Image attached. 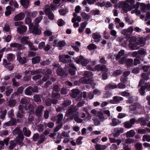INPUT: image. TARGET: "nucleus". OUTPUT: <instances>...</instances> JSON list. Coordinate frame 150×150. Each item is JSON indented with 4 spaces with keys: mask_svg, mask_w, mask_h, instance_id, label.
Segmentation results:
<instances>
[{
    "mask_svg": "<svg viewBox=\"0 0 150 150\" xmlns=\"http://www.w3.org/2000/svg\"><path fill=\"white\" fill-rule=\"evenodd\" d=\"M143 140L144 141L146 140L148 142H150V135H144L143 136Z\"/></svg>",
    "mask_w": 150,
    "mask_h": 150,
    "instance_id": "4d7b16f0",
    "label": "nucleus"
},
{
    "mask_svg": "<svg viewBox=\"0 0 150 150\" xmlns=\"http://www.w3.org/2000/svg\"><path fill=\"white\" fill-rule=\"evenodd\" d=\"M24 17L25 15L24 13H21L15 16L14 19L16 21L21 20L24 18Z\"/></svg>",
    "mask_w": 150,
    "mask_h": 150,
    "instance_id": "5701e85b",
    "label": "nucleus"
},
{
    "mask_svg": "<svg viewBox=\"0 0 150 150\" xmlns=\"http://www.w3.org/2000/svg\"><path fill=\"white\" fill-rule=\"evenodd\" d=\"M24 138L23 134L22 131H21L16 137V142L18 145L23 144H24L23 142Z\"/></svg>",
    "mask_w": 150,
    "mask_h": 150,
    "instance_id": "9d476101",
    "label": "nucleus"
},
{
    "mask_svg": "<svg viewBox=\"0 0 150 150\" xmlns=\"http://www.w3.org/2000/svg\"><path fill=\"white\" fill-rule=\"evenodd\" d=\"M52 99L50 98H47L45 101L46 105L47 106H50L52 104Z\"/></svg>",
    "mask_w": 150,
    "mask_h": 150,
    "instance_id": "5fc2aeb1",
    "label": "nucleus"
},
{
    "mask_svg": "<svg viewBox=\"0 0 150 150\" xmlns=\"http://www.w3.org/2000/svg\"><path fill=\"white\" fill-rule=\"evenodd\" d=\"M136 122V119L135 118L131 119L129 121H126L124 122V127L126 128H131L133 125Z\"/></svg>",
    "mask_w": 150,
    "mask_h": 150,
    "instance_id": "9b49d317",
    "label": "nucleus"
},
{
    "mask_svg": "<svg viewBox=\"0 0 150 150\" xmlns=\"http://www.w3.org/2000/svg\"><path fill=\"white\" fill-rule=\"evenodd\" d=\"M19 111L21 113H24L25 112V108L22 105H19L18 108Z\"/></svg>",
    "mask_w": 150,
    "mask_h": 150,
    "instance_id": "e2e57ef3",
    "label": "nucleus"
},
{
    "mask_svg": "<svg viewBox=\"0 0 150 150\" xmlns=\"http://www.w3.org/2000/svg\"><path fill=\"white\" fill-rule=\"evenodd\" d=\"M28 45L31 51H36L38 50V49L35 48V47L33 45V43L31 42L28 44Z\"/></svg>",
    "mask_w": 150,
    "mask_h": 150,
    "instance_id": "603ef678",
    "label": "nucleus"
},
{
    "mask_svg": "<svg viewBox=\"0 0 150 150\" xmlns=\"http://www.w3.org/2000/svg\"><path fill=\"white\" fill-rule=\"evenodd\" d=\"M42 69H39L35 71H27L26 70L25 71V76L23 78L24 81H27L30 80L31 79V76L32 75H34L36 74H40L42 73Z\"/></svg>",
    "mask_w": 150,
    "mask_h": 150,
    "instance_id": "f03ea898",
    "label": "nucleus"
},
{
    "mask_svg": "<svg viewBox=\"0 0 150 150\" xmlns=\"http://www.w3.org/2000/svg\"><path fill=\"white\" fill-rule=\"evenodd\" d=\"M66 45V43L63 40H62L58 42L57 47H62L65 46Z\"/></svg>",
    "mask_w": 150,
    "mask_h": 150,
    "instance_id": "a19ab883",
    "label": "nucleus"
},
{
    "mask_svg": "<svg viewBox=\"0 0 150 150\" xmlns=\"http://www.w3.org/2000/svg\"><path fill=\"white\" fill-rule=\"evenodd\" d=\"M29 38L28 36L23 37L21 40V43L24 45H28L30 42L28 41Z\"/></svg>",
    "mask_w": 150,
    "mask_h": 150,
    "instance_id": "393cba45",
    "label": "nucleus"
},
{
    "mask_svg": "<svg viewBox=\"0 0 150 150\" xmlns=\"http://www.w3.org/2000/svg\"><path fill=\"white\" fill-rule=\"evenodd\" d=\"M117 88V85L116 84H109L107 85L105 87V90L106 91L109 90L110 89H115Z\"/></svg>",
    "mask_w": 150,
    "mask_h": 150,
    "instance_id": "c85d7f7f",
    "label": "nucleus"
},
{
    "mask_svg": "<svg viewBox=\"0 0 150 150\" xmlns=\"http://www.w3.org/2000/svg\"><path fill=\"white\" fill-rule=\"evenodd\" d=\"M17 103L16 100L10 99L8 103V105L9 107H13L15 106Z\"/></svg>",
    "mask_w": 150,
    "mask_h": 150,
    "instance_id": "72a5a7b5",
    "label": "nucleus"
},
{
    "mask_svg": "<svg viewBox=\"0 0 150 150\" xmlns=\"http://www.w3.org/2000/svg\"><path fill=\"white\" fill-rule=\"evenodd\" d=\"M30 0H20V3L25 8H27L29 5Z\"/></svg>",
    "mask_w": 150,
    "mask_h": 150,
    "instance_id": "bb28decb",
    "label": "nucleus"
},
{
    "mask_svg": "<svg viewBox=\"0 0 150 150\" xmlns=\"http://www.w3.org/2000/svg\"><path fill=\"white\" fill-rule=\"evenodd\" d=\"M126 60L127 59L125 57H122L119 60L118 62L120 64H123L126 63Z\"/></svg>",
    "mask_w": 150,
    "mask_h": 150,
    "instance_id": "680f3d73",
    "label": "nucleus"
},
{
    "mask_svg": "<svg viewBox=\"0 0 150 150\" xmlns=\"http://www.w3.org/2000/svg\"><path fill=\"white\" fill-rule=\"evenodd\" d=\"M27 16L31 18H34L37 15L38 12L37 11H33L32 12L28 11L27 13Z\"/></svg>",
    "mask_w": 150,
    "mask_h": 150,
    "instance_id": "c756f323",
    "label": "nucleus"
},
{
    "mask_svg": "<svg viewBox=\"0 0 150 150\" xmlns=\"http://www.w3.org/2000/svg\"><path fill=\"white\" fill-rule=\"evenodd\" d=\"M138 120L141 126H144L146 125L147 123L144 117H140L139 118Z\"/></svg>",
    "mask_w": 150,
    "mask_h": 150,
    "instance_id": "c9c22d12",
    "label": "nucleus"
},
{
    "mask_svg": "<svg viewBox=\"0 0 150 150\" xmlns=\"http://www.w3.org/2000/svg\"><path fill=\"white\" fill-rule=\"evenodd\" d=\"M44 107L42 105L39 106L36 109L35 113L37 116H40L42 114V112Z\"/></svg>",
    "mask_w": 150,
    "mask_h": 150,
    "instance_id": "a211bd4d",
    "label": "nucleus"
},
{
    "mask_svg": "<svg viewBox=\"0 0 150 150\" xmlns=\"http://www.w3.org/2000/svg\"><path fill=\"white\" fill-rule=\"evenodd\" d=\"M10 46L11 47H16L19 50L21 49L22 47V46L21 44L16 43H12Z\"/></svg>",
    "mask_w": 150,
    "mask_h": 150,
    "instance_id": "b1692460",
    "label": "nucleus"
},
{
    "mask_svg": "<svg viewBox=\"0 0 150 150\" xmlns=\"http://www.w3.org/2000/svg\"><path fill=\"white\" fill-rule=\"evenodd\" d=\"M95 147L96 150H104L107 148V146L96 143Z\"/></svg>",
    "mask_w": 150,
    "mask_h": 150,
    "instance_id": "4be33fe9",
    "label": "nucleus"
},
{
    "mask_svg": "<svg viewBox=\"0 0 150 150\" xmlns=\"http://www.w3.org/2000/svg\"><path fill=\"white\" fill-rule=\"evenodd\" d=\"M13 56H14V54H13L10 53L8 54V55L7 58V59L8 60V61L9 62L13 61Z\"/></svg>",
    "mask_w": 150,
    "mask_h": 150,
    "instance_id": "69168bd1",
    "label": "nucleus"
},
{
    "mask_svg": "<svg viewBox=\"0 0 150 150\" xmlns=\"http://www.w3.org/2000/svg\"><path fill=\"white\" fill-rule=\"evenodd\" d=\"M13 75L17 79H20L22 77V75L17 72L14 73Z\"/></svg>",
    "mask_w": 150,
    "mask_h": 150,
    "instance_id": "774afa93",
    "label": "nucleus"
},
{
    "mask_svg": "<svg viewBox=\"0 0 150 150\" xmlns=\"http://www.w3.org/2000/svg\"><path fill=\"white\" fill-rule=\"evenodd\" d=\"M34 101L37 103L38 104H40L41 102V95L37 94L33 96Z\"/></svg>",
    "mask_w": 150,
    "mask_h": 150,
    "instance_id": "7c9ffc66",
    "label": "nucleus"
},
{
    "mask_svg": "<svg viewBox=\"0 0 150 150\" xmlns=\"http://www.w3.org/2000/svg\"><path fill=\"white\" fill-rule=\"evenodd\" d=\"M63 115L62 113H59L57 115L58 119L56 122V123L57 124H59L60 122H61L63 118Z\"/></svg>",
    "mask_w": 150,
    "mask_h": 150,
    "instance_id": "37998d69",
    "label": "nucleus"
},
{
    "mask_svg": "<svg viewBox=\"0 0 150 150\" xmlns=\"http://www.w3.org/2000/svg\"><path fill=\"white\" fill-rule=\"evenodd\" d=\"M133 60L132 59H127L126 62V64L128 67H130L132 64Z\"/></svg>",
    "mask_w": 150,
    "mask_h": 150,
    "instance_id": "3c124183",
    "label": "nucleus"
},
{
    "mask_svg": "<svg viewBox=\"0 0 150 150\" xmlns=\"http://www.w3.org/2000/svg\"><path fill=\"white\" fill-rule=\"evenodd\" d=\"M10 145L9 146V149L11 150H13L16 146L17 144L14 141L11 140L10 142Z\"/></svg>",
    "mask_w": 150,
    "mask_h": 150,
    "instance_id": "e433bc0d",
    "label": "nucleus"
},
{
    "mask_svg": "<svg viewBox=\"0 0 150 150\" xmlns=\"http://www.w3.org/2000/svg\"><path fill=\"white\" fill-rule=\"evenodd\" d=\"M89 61L86 59L84 58L83 56V58L81 60V64L83 66H86L88 63Z\"/></svg>",
    "mask_w": 150,
    "mask_h": 150,
    "instance_id": "09e8293b",
    "label": "nucleus"
},
{
    "mask_svg": "<svg viewBox=\"0 0 150 150\" xmlns=\"http://www.w3.org/2000/svg\"><path fill=\"white\" fill-rule=\"evenodd\" d=\"M29 28L30 32L33 35H40L42 33L41 30L38 27L33 25V24L30 25Z\"/></svg>",
    "mask_w": 150,
    "mask_h": 150,
    "instance_id": "423d86ee",
    "label": "nucleus"
},
{
    "mask_svg": "<svg viewBox=\"0 0 150 150\" xmlns=\"http://www.w3.org/2000/svg\"><path fill=\"white\" fill-rule=\"evenodd\" d=\"M21 52H18L17 53L16 55L18 60L21 64L23 65L26 63L27 60L25 57H21Z\"/></svg>",
    "mask_w": 150,
    "mask_h": 150,
    "instance_id": "ddd939ff",
    "label": "nucleus"
},
{
    "mask_svg": "<svg viewBox=\"0 0 150 150\" xmlns=\"http://www.w3.org/2000/svg\"><path fill=\"white\" fill-rule=\"evenodd\" d=\"M52 97L53 99H58L60 97V94L57 92L53 91L52 94Z\"/></svg>",
    "mask_w": 150,
    "mask_h": 150,
    "instance_id": "ea45409f",
    "label": "nucleus"
},
{
    "mask_svg": "<svg viewBox=\"0 0 150 150\" xmlns=\"http://www.w3.org/2000/svg\"><path fill=\"white\" fill-rule=\"evenodd\" d=\"M140 87V88L139 89V91L141 95L143 96L145 93V90L146 88L147 89V85L145 86L142 85Z\"/></svg>",
    "mask_w": 150,
    "mask_h": 150,
    "instance_id": "cd10ccee",
    "label": "nucleus"
},
{
    "mask_svg": "<svg viewBox=\"0 0 150 150\" xmlns=\"http://www.w3.org/2000/svg\"><path fill=\"white\" fill-rule=\"evenodd\" d=\"M38 88L37 86L32 87L29 86L26 88L24 91V93L26 95L31 96L33 93H38Z\"/></svg>",
    "mask_w": 150,
    "mask_h": 150,
    "instance_id": "39448f33",
    "label": "nucleus"
},
{
    "mask_svg": "<svg viewBox=\"0 0 150 150\" xmlns=\"http://www.w3.org/2000/svg\"><path fill=\"white\" fill-rule=\"evenodd\" d=\"M121 5L122 9L125 13H127L128 11H130L132 9V6L126 1L122 2Z\"/></svg>",
    "mask_w": 150,
    "mask_h": 150,
    "instance_id": "0eeeda50",
    "label": "nucleus"
},
{
    "mask_svg": "<svg viewBox=\"0 0 150 150\" xmlns=\"http://www.w3.org/2000/svg\"><path fill=\"white\" fill-rule=\"evenodd\" d=\"M142 79L140 80L138 85L139 87L142 85L143 83L145 82V80H147L148 79L149 76L146 73H144L142 74Z\"/></svg>",
    "mask_w": 150,
    "mask_h": 150,
    "instance_id": "dca6fc26",
    "label": "nucleus"
},
{
    "mask_svg": "<svg viewBox=\"0 0 150 150\" xmlns=\"http://www.w3.org/2000/svg\"><path fill=\"white\" fill-rule=\"evenodd\" d=\"M138 54L141 55L145 56L146 55V50L144 49L141 48L138 50Z\"/></svg>",
    "mask_w": 150,
    "mask_h": 150,
    "instance_id": "a18cd8bd",
    "label": "nucleus"
},
{
    "mask_svg": "<svg viewBox=\"0 0 150 150\" xmlns=\"http://www.w3.org/2000/svg\"><path fill=\"white\" fill-rule=\"evenodd\" d=\"M42 16H40L38 17L37 18L35 19V23L37 25L39 23L43 18Z\"/></svg>",
    "mask_w": 150,
    "mask_h": 150,
    "instance_id": "de8ad7c7",
    "label": "nucleus"
},
{
    "mask_svg": "<svg viewBox=\"0 0 150 150\" xmlns=\"http://www.w3.org/2000/svg\"><path fill=\"white\" fill-rule=\"evenodd\" d=\"M135 134L134 130H132L127 132L126 136L127 137H132L135 135Z\"/></svg>",
    "mask_w": 150,
    "mask_h": 150,
    "instance_id": "c03bdc74",
    "label": "nucleus"
},
{
    "mask_svg": "<svg viewBox=\"0 0 150 150\" xmlns=\"http://www.w3.org/2000/svg\"><path fill=\"white\" fill-rule=\"evenodd\" d=\"M59 58V61L63 63H68L71 61L70 56L68 55H60Z\"/></svg>",
    "mask_w": 150,
    "mask_h": 150,
    "instance_id": "6e6552de",
    "label": "nucleus"
},
{
    "mask_svg": "<svg viewBox=\"0 0 150 150\" xmlns=\"http://www.w3.org/2000/svg\"><path fill=\"white\" fill-rule=\"evenodd\" d=\"M3 64L6 68L10 71H12L14 68L13 64L5 59H3Z\"/></svg>",
    "mask_w": 150,
    "mask_h": 150,
    "instance_id": "1a4fd4ad",
    "label": "nucleus"
},
{
    "mask_svg": "<svg viewBox=\"0 0 150 150\" xmlns=\"http://www.w3.org/2000/svg\"><path fill=\"white\" fill-rule=\"evenodd\" d=\"M28 108L30 111L29 114L30 115H33L34 112V106L32 104H30L28 106Z\"/></svg>",
    "mask_w": 150,
    "mask_h": 150,
    "instance_id": "79ce46f5",
    "label": "nucleus"
},
{
    "mask_svg": "<svg viewBox=\"0 0 150 150\" xmlns=\"http://www.w3.org/2000/svg\"><path fill=\"white\" fill-rule=\"evenodd\" d=\"M40 57L36 56L33 58L32 59V63L34 64H36L40 62Z\"/></svg>",
    "mask_w": 150,
    "mask_h": 150,
    "instance_id": "473e14b6",
    "label": "nucleus"
},
{
    "mask_svg": "<svg viewBox=\"0 0 150 150\" xmlns=\"http://www.w3.org/2000/svg\"><path fill=\"white\" fill-rule=\"evenodd\" d=\"M57 23L59 27L62 26L65 24L64 21L62 19H58L57 21Z\"/></svg>",
    "mask_w": 150,
    "mask_h": 150,
    "instance_id": "864d4df0",
    "label": "nucleus"
},
{
    "mask_svg": "<svg viewBox=\"0 0 150 150\" xmlns=\"http://www.w3.org/2000/svg\"><path fill=\"white\" fill-rule=\"evenodd\" d=\"M74 120L78 123H81L83 121L80 118L79 116V113L73 114V116Z\"/></svg>",
    "mask_w": 150,
    "mask_h": 150,
    "instance_id": "a878e982",
    "label": "nucleus"
},
{
    "mask_svg": "<svg viewBox=\"0 0 150 150\" xmlns=\"http://www.w3.org/2000/svg\"><path fill=\"white\" fill-rule=\"evenodd\" d=\"M77 110V109L76 107H70L67 110V114L69 116H70L73 113L74 114H76V113H78V112L76 111Z\"/></svg>",
    "mask_w": 150,
    "mask_h": 150,
    "instance_id": "aec40b11",
    "label": "nucleus"
},
{
    "mask_svg": "<svg viewBox=\"0 0 150 150\" xmlns=\"http://www.w3.org/2000/svg\"><path fill=\"white\" fill-rule=\"evenodd\" d=\"M57 72L58 75L61 76H67L68 75L67 71L62 68H58L57 70Z\"/></svg>",
    "mask_w": 150,
    "mask_h": 150,
    "instance_id": "2eb2a0df",
    "label": "nucleus"
},
{
    "mask_svg": "<svg viewBox=\"0 0 150 150\" xmlns=\"http://www.w3.org/2000/svg\"><path fill=\"white\" fill-rule=\"evenodd\" d=\"M94 69L97 71H101L102 72H106L107 71V69L106 66L105 65H101L100 64H98L94 67Z\"/></svg>",
    "mask_w": 150,
    "mask_h": 150,
    "instance_id": "4468645a",
    "label": "nucleus"
},
{
    "mask_svg": "<svg viewBox=\"0 0 150 150\" xmlns=\"http://www.w3.org/2000/svg\"><path fill=\"white\" fill-rule=\"evenodd\" d=\"M119 120L116 118H113L112 120L111 125L113 126H115L117 125V122H119Z\"/></svg>",
    "mask_w": 150,
    "mask_h": 150,
    "instance_id": "13d9d810",
    "label": "nucleus"
},
{
    "mask_svg": "<svg viewBox=\"0 0 150 150\" xmlns=\"http://www.w3.org/2000/svg\"><path fill=\"white\" fill-rule=\"evenodd\" d=\"M112 98L113 99L110 100L109 101V103L112 104L119 103L120 101L123 100L122 97L119 96H114Z\"/></svg>",
    "mask_w": 150,
    "mask_h": 150,
    "instance_id": "f8f14e48",
    "label": "nucleus"
},
{
    "mask_svg": "<svg viewBox=\"0 0 150 150\" xmlns=\"http://www.w3.org/2000/svg\"><path fill=\"white\" fill-rule=\"evenodd\" d=\"M97 115L99 119L100 120H103L104 119L103 115L101 111H99L98 112Z\"/></svg>",
    "mask_w": 150,
    "mask_h": 150,
    "instance_id": "338daca9",
    "label": "nucleus"
},
{
    "mask_svg": "<svg viewBox=\"0 0 150 150\" xmlns=\"http://www.w3.org/2000/svg\"><path fill=\"white\" fill-rule=\"evenodd\" d=\"M127 41H129V46L132 50H137L139 48L138 46L137 38L134 36L131 37L129 35L125 37Z\"/></svg>",
    "mask_w": 150,
    "mask_h": 150,
    "instance_id": "f257e3e1",
    "label": "nucleus"
},
{
    "mask_svg": "<svg viewBox=\"0 0 150 150\" xmlns=\"http://www.w3.org/2000/svg\"><path fill=\"white\" fill-rule=\"evenodd\" d=\"M83 139V137H79L76 139V144L78 145H80L82 144V142L81 140Z\"/></svg>",
    "mask_w": 150,
    "mask_h": 150,
    "instance_id": "0e129e2a",
    "label": "nucleus"
},
{
    "mask_svg": "<svg viewBox=\"0 0 150 150\" xmlns=\"http://www.w3.org/2000/svg\"><path fill=\"white\" fill-rule=\"evenodd\" d=\"M81 16L84 19L88 20L90 18V16L85 12H83L81 13Z\"/></svg>",
    "mask_w": 150,
    "mask_h": 150,
    "instance_id": "8fccbe9b",
    "label": "nucleus"
},
{
    "mask_svg": "<svg viewBox=\"0 0 150 150\" xmlns=\"http://www.w3.org/2000/svg\"><path fill=\"white\" fill-rule=\"evenodd\" d=\"M22 132L23 135H24L27 137H29L31 135V131L25 127L23 128Z\"/></svg>",
    "mask_w": 150,
    "mask_h": 150,
    "instance_id": "412c9836",
    "label": "nucleus"
},
{
    "mask_svg": "<svg viewBox=\"0 0 150 150\" xmlns=\"http://www.w3.org/2000/svg\"><path fill=\"white\" fill-rule=\"evenodd\" d=\"M21 131H22V130H20L19 128L17 127L12 132L13 134V135H18Z\"/></svg>",
    "mask_w": 150,
    "mask_h": 150,
    "instance_id": "bf43d9fd",
    "label": "nucleus"
},
{
    "mask_svg": "<svg viewBox=\"0 0 150 150\" xmlns=\"http://www.w3.org/2000/svg\"><path fill=\"white\" fill-rule=\"evenodd\" d=\"M125 53V50H121L117 54V55L115 59L116 61L120 59L121 56H123Z\"/></svg>",
    "mask_w": 150,
    "mask_h": 150,
    "instance_id": "2f4dec72",
    "label": "nucleus"
},
{
    "mask_svg": "<svg viewBox=\"0 0 150 150\" xmlns=\"http://www.w3.org/2000/svg\"><path fill=\"white\" fill-rule=\"evenodd\" d=\"M135 146L137 150H142V144L139 142L135 144Z\"/></svg>",
    "mask_w": 150,
    "mask_h": 150,
    "instance_id": "6e6d98bb",
    "label": "nucleus"
},
{
    "mask_svg": "<svg viewBox=\"0 0 150 150\" xmlns=\"http://www.w3.org/2000/svg\"><path fill=\"white\" fill-rule=\"evenodd\" d=\"M122 73V71L121 69H117L114 71L112 74L114 76L116 77L121 75Z\"/></svg>",
    "mask_w": 150,
    "mask_h": 150,
    "instance_id": "58836bf2",
    "label": "nucleus"
},
{
    "mask_svg": "<svg viewBox=\"0 0 150 150\" xmlns=\"http://www.w3.org/2000/svg\"><path fill=\"white\" fill-rule=\"evenodd\" d=\"M92 36L95 42H99L100 41V39L101 37V36L99 33L96 32L94 33H93Z\"/></svg>",
    "mask_w": 150,
    "mask_h": 150,
    "instance_id": "f3484780",
    "label": "nucleus"
},
{
    "mask_svg": "<svg viewBox=\"0 0 150 150\" xmlns=\"http://www.w3.org/2000/svg\"><path fill=\"white\" fill-rule=\"evenodd\" d=\"M92 73L89 71H85L83 74L84 77L81 78L80 81L83 84H89L91 82V80L89 77L91 76Z\"/></svg>",
    "mask_w": 150,
    "mask_h": 150,
    "instance_id": "7ed1b4c3",
    "label": "nucleus"
},
{
    "mask_svg": "<svg viewBox=\"0 0 150 150\" xmlns=\"http://www.w3.org/2000/svg\"><path fill=\"white\" fill-rule=\"evenodd\" d=\"M80 93V91L79 89H74L71 90V93H70V95L72 98H76Z\"/></svg>",
    "mask_w": 150,
    "mask_h": 150,
    "instance_id": "6ab92c4d",
    "label": "nucleus"
},
{
    "mask_svg": "<svg viewBox=\"0 0 150 150\" xmlns=\"http://www.w3.org/2000/svg\"><path fill=\"white\" fill-rule=\"evenodd\" d=\"M12 82L13 85L16 87H17L19 86V83L17 82L15 79L13 78L12 79Z\"/></svg>",
    "mask_w": 150,
    "mask_h": 150,
    "instance_id": "052dcab7",
    "label": "nucleus"
},
{
    "mask_svg": "<svg viewBox=\"0 0 150 150\" xmlns=\"http://www.w3.org/2000/svg\"><path fill=\"white\" fill-rule=\"evenodd\" d=\"M87 48L89 50H92L97 48L96 46L94 44H91L88 45Z\"/></svg>",
    "mask_w": 150,
    "mask_h": 150,
    "instance_id": "49530a36",
    "label": "nucleus"
},
{
    "mask_svg": "<svg viewBox=\"0 0 150 150\" xmlns=\"http://www.w3.org/2000/svg\"><path fill=\"white\" fill-rule=\"evenodd\" d=\"M145 41V39L143 38H141L138 40H137V43H138V46H144V44Z\"/></svg>",
    "mask_w": 150,
    "mask_h": 150,
    "instance_id": "4c0bfd02",
    "label": "nucleus"
},
{
    "mask_svg": "<svg viewBox=\"0 0 150 150\" xmlns=\"http://www.w3.org/2000/svg\"><path fill=\"white\" fill-rule=\"evenodd\" d=\"M71 103V101L69 100H67L64 101V102L62 104V106L63 108L64 109L65 108L67 107L68 106L70 105Z\"/></svg>",
    "mask_w": 150,
    "mask_h": 150,
    "instance_id": "f704fd0d",
    "label": "nucleus"
},
{
    "mask_svg": "<svg viewBox=\"0 0 150 150\" xmlns=\"http://www.w3.org/2000/svg\"><path fill=\"white\" fill-rule=\"evenodd\" d=\"M23 23L22 21L17 22L15 23L16 26L18 27L17 28V32L20 34H22L25 33L27 30V27L25 25H23Z\"/></svg>",
    "mask_w": 150,
    "mask_h": 150,
    "instance_id": "20e7f679",
    "label": "nucleus"
}]
</instances>
